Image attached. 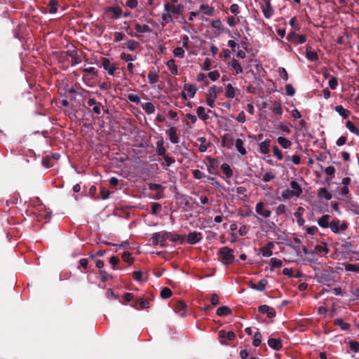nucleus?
I'll return each mask as SVG.
<instances>
[{"instance_id":"nucleus-1","label":"nucleus","mask_w":359,"mask_h":359,"mask_svg":"<svg viewBox=\"0 0 359 359\" xmlns=\"http://www.w3.org/2000/svg\"><path fill=\"white\" fill-rule=\"evenodd\" d=\"M164 13L161 17V25L165 27L172 22L174 18H177L182 14V6L180 4L165 3L164 4Z\"/></svg>"},{"instance_id":"nucleus-2","label":"nucleus","mask_w":359,"mask_h":359,"mask_svg":"<svg viewBox=\"0 0 359 359\" xmlns=\"http://www.w3.org/2000/svg\"><path fill=\"white\" fill-rule=\"evenodd\" d=\"M102 67L110 76H117L120 73V69L118 65L116 63L111 62L108 58H102Z\"/></svg>"},{"instance_id":"nucleus-3","label":"nucleus","mask_w":359,"mask_h":359,"mask_svg":"<svg viewBox=\"0 0 359 359\" xmlns=\"http://www.w3.org/2000/svg\"><path fill=\"white\" fill-rule=\"evenodd\" d=\"M348 228V223L346 221H341L338 218L331 220L330 229L334 233H342Z\"/></svg>"},{"instance_id":"nucleus-4","label":"nucleus","mask_w":359,"mask_h":359,"mask_svg":"<svg viewBox=\"0 0 359 359\" xmlns=\"http://www.w3.org/2000/svg\"><path fill=\"white\" fill-rule=\"evenodd\" d=\"M220 91L221 90L218 89L216 86H212L208 89L206 93V103L210 107H215V102Z\"/></svg>"},{"instance_id":"nucleus-5","label":"nucleus","mask_w":359,"mask_h":359,"mask_svg":"<svg viewBox=\"0 0 359 359\" xmlns=\"http://www.w3.org/2000/svg\"><path fill=\"white\" fill-rule=\"evenodd\" d=\"M151 240L154 245H159L161 247H165L167 245L168 232L162 231L155 233L152 235Z\"/></svg>"},{"instance_id":"nucleus-6","label":"nucleus","mask_w":359,"mask_h":359,"mask_svg":"<svg viewBox=\"0 0 359 359\" xmlns=\"http://www.w3.org/2000/svg\"><path fill=\"white\" fill-rule=\"evenodd\" d=\"M219 255L222 259V262L224 264L228 265L231 264L233 259H234L233 250L228 247H223L220 248L219 250Z\"/></svg>"},{"instance_id":"nucleus-7","label":"nucleus","mask_w":359,"mask_h":359,"mask_svg":"<svg viewBox=\"0 0 359 359\" xmlns=\"http://www.w3.org/2000/svg\"><path fill=\"white\" fill-rule=\"evenodd\" d=\"M255 212L257 215L263 218H269L271 217V210L262 201H259L255 205Z\"/></svg>"},{"instance_id":"nucleus-8","label":"nucleus","mask_w":359,"mask_h":359,"mask_svg":"<svg viewBox=\"0 0 359 359\" xmlns=\"http://www.w3.org/2000/svg\"><path fill=\"white\" fill-rule=\"evenodd\" d=\"M105 15L110 19H118L122 15V9L119 6L108 7L104 11Z\"/></svg>"},{"instance_id":"nucleus-9","label":"nucleus","mask_w":359,"mask_h":359,"mask_svg":"<svg viewBox=\"0 0 359 359\" xmlns=\"http://www.w3.org/2000/svg\"><path fill=\"white\" fill-rule=\"evenodd\" d=\"M270 1L271 0H263L261 3L262 13L264 17L268 19L270 18L273 13V10Z\"/></svg>"},{"instance_id":"nucleus-10","label":"nucleus","mask_w":359,"mask_h":359,"mask_svg":"<svg viewBox=\"0 0 359 359\" xmlns=\"http://www.w3.org/2000/svg\"><path fill=\"white\" fill-rule=\"evenodd\" d=\"M67 54L72 58L71 60V65L75 66L76 65L80 64L82 62V57L81 55L79 53L77 50L72 49V50H68L67 51Z\"/></svg>"},{"instance_id":"nucleus-11","label":"nucleus","mask_w":359,"mask_h":359,"mask_svg":"<svg viewBox=\"0 0 359 359\" xmlns=\"http://www.w3.org/2000/svg\"><path fill=\"white\" fill-rule=\"evenodd\" d=\"M287 39L296 45L304 43L306 41V36L304 35L297 34L294 32L288 34Z\"/></svg>"},{"instance_id":"nucleus-12","label":"nucleus","mask_w":359,"mask_h":359,"mask_svg":"<svg viewBox=\"0 0 359 359\" xmlns=\"http://www.w3.org/2000/svg\"><path fill=\"white\" fill-rule=\"evenodd\" d=\"M220 342L223 344H226L227 341H232L234 339L236 335L233 332H226L225 330H220L218 333Z\"/></svg>"},{"instance_id":"nucleus-13","label":"nucleus","mask_w":359,"mask_h":359,"mask_svg":"<svg viewBox=\"0 0 359 359\" xmlns=\"http://www.w3.org/2000/svg\"><path fill=\"white\" fill-rule=\"evenodd\" d=\"M202 239V234L200 232L193 231L189 233L187 237V242L191 245L198 243Z\"/></svg>"},{"instance_id":"nucleus-14","label":"nucleus","mask_w":359,"mask_h":359,"mask_svg":"<svg viewBox=\"0 0 359 359\" xmlns=\"http://www.w3.org/2000/svg\"><path fill=\"white\" fill-rule=\"evenodd\" d=\"M170 141L173 144H178L180 142V137L177 135V129L175 127H170L166 131Z\"/></svg>"},{"instance_id":"nucleus-15","label":"nucleus","mask_w":359,"mask_h":359,"mask_svg":"<svg viewBox=\"0 0 359 359\" xmlns=\"http://www.w3.org/2000/svg\"><path fill=\"white\" fill-rule=\"evenodd\" d=\"M174 311L181 316H184L187 310V305L182 301H177L173 306Z\"/></svg>"},{"instance_id":"nucleus-16","label":"nucleus","mask_w":359,"mask_h":359,"mask_svg":"<svg viewBox=\"0 0 359 359\" xmlns=\"http://www.w3.org/2000/svg\"><path fill=\"white\" fill-rule=\"evenodd\" d=\"M318 224L324 229L330 228L331 225L330 215H323L318 220Z\"/></svg>"},{"instance_id":"nucleus-17","label":"nucleus","mask_w":359,"mask_h":359,"mask_svg":"<svg viewBox=\"0 0 359 359\" xmlns=\"http://www.w3.org/2000/svg\"><path fill=\"white\" fill-rule=\"evenodd\" d=\"M212 110L209 109L208 112L205 111V107L200 106L196 109V114L198 118L203 121H206L209 119L210 116L208 113H212Z\"/></svg>"},{"instance_id":"nucleus-18","label":"nucleus","mask_w":359,"mask_h":359,"mask_svg":"<svg viewBox=\"0 0 359 359\" xmlns=\"http://www.w3.org/2000/svg\"><path fill=\"white\" fill-rule=\"evenodd\" d=\"M198 88L196 85L191 83H185L184 86V91L187 93L189 98H193L195 96Z\"/></svg>"},{"instance_id":"nucleus-19","label":"nucleus","mask_w":359,"mask_h":359,"mask_svg":"<svg viewBox=\"0 0 359 359\" xmlns=\"http://www.w3.org/2000/svg\"><path fill=\"white\" fill-rule=\"evenodd\" d=\"M290 187L292 193L295 197L299 198L302 194V189L296 181H292L290 182Z\"/></svg>"},{"instance_id":"nucleus-20","label":"nucleus","mask_w":359,"mask_h":359,"mask_svg":"<svg viewBox=\"0 0 359 359\" xmlns=\"http://www.w3.org/2000/svg\"><path fill=\"white\" fill-rule=\"evenodd\" d=\"M258 310L262 313H266L269 318H273L276 316L275 310L267 305L260 306Z\"/></svg>"},{"instance_id":"nucleus-21","label":"nucleus","mask_w":359,"mask_h":359,"mask_svg":"<svg viewBox=\"0 0 359 359\" xmlns=\"http://www.w3.org/2000/svg\"><path fill=\"white\" fill-rule=\"evenodd\" d=\"M271 140L269 139H266L263 142L259 144V152L263 154H268L270 151Z\"/></svg>"},{"instance_id":"nucleus-22","label":"nucleus","mask_w":359,"mask_h":359,"mask_svg":"<svg viewBox=\"0 0 359 359\" xmlns=\"http://www.w3.org/2000/svg\"><path fill=\"white\" fill-rule=\"evenodd\" d=\"M229 65L231 67L232 69L235 72V74H241L243 71L241 65L236 59H232Z\"/></svg>"},{"instance_id":"nucleus-23","label":"nucleus","mask_w":359,"mask_h":359,"mask_svg":"<svg viewBox=\"0 0 359 359\" xmlns=\"http://www.w3.org/2000/svg\"><path fill=\"white\" fill-rule=\"evenodd\" d=\"M274 245L273 243L269 242L267 243V245L262 248H261L260 251L262 252V255L263 257H269L272 255V248H273Z\"/></svg>"},{"instance_id":"nucleus-24","label":"nucleus","mask_w":359,"mask_h":359,"mask_svg":"<svg viewBox=\"0 0 359 359\" xmlns=\"http://www.w3.org/2000/svg\"><path fill=\"white\" fill-rule=\"evenodd\" d=\"M166 65L172 75L176 76L178 74V67L176 65L174 59H170L168 60Z\"/></svg>"},{"instance_id":"nucleus-25","label":"nucleus","mask_w":359,"mask_h":359,"mask_svg":"<svg viewBox=\"0 0 359 359\" xmlns=\"http://www.w3.org/2000/svg\"><path fill=\"white\" fill-rule=\"evenodd\" d=\"M200 10L206 15L212 16L215 14V8L212 6H210L206 4H201L200 6Z\"/></svg>"},{"instance_id":"nucleus-26","label":"nucleus","mask_w":359,"mask_h":359,"mask_svg":"<svg viewBox=\"0 0 359 359\" xmlns=\"http://www.w3.org/2000/svg\"><path fill=\"white\" fill-rule=\"evenodd\" d=\"M269 346L274 350H280L282 348V342L280 339L271 338L268 340Z\"/></svg>"},{"instance_id":"nucleus-27","label":"nucleus","mask_w":359,"mask_h":359,"mask_svg":"<svg viewBox=\"0 0 359 359\" xmlns=\"http://www.w3.org/2000/svg\"><path fill=\"white\" fill-rule=\"evenodd\" d=\"M334 110L343 118H347L351 115V111L344 109L341 105L334 107Z\"/></svg>"},{"instance_id":"nucleus-28","label":"nucleus","mask_w":359,"mask_h":359,"mask_svg":"<svg viewBox=\"0 0 359 359\" xmlns=\"http://www.w3.org/2000/svg\"><path fill=\"white\" fill-rule=\"evenodd\" d=\"M235 147L238 152L242 156L247 154L246 149L244 147V142L241 139H237L236 140Z\"/></svg>"},{"instance_id":"nucleus-29","label":"nucleus","mask_w":359,"mask_h":359,"mask_svg":"<svg viewBox=\"0 0 359 359\" xmlns=\"http://www.w3.org/2000/svg\"><path fill=\"white\" fill-rule=\"evenodd\" d=\"M135 29L139 34L150 33L151 32V28L147 25H140L137 23L135 26Z\"/></svg>"},{"instance_id":"nucleus-30","label":"nucleus","mask_w":359,"mask_h":359,"mask_svg":"<svg viewBox=\"0 0 359 359\" xmlns=\"http://www.w3.org/2000/svg\"><path fill=\"white\" fill-rule=\"evenodd\" d=\"M266 284L267 281L265 279H262L258 282L257 284L251 283L250 286L253 290L263 291L265 289Z\"/></svg>"},{"instance_id":"nucleus-31","label":"nucleus","mask_w":359,"mask_h":359,"mask_svg":"<svg viewBox=\"0 0 359 359\" xmlns=\"http://www.w3.org/2000/svg\"><path fill=\"white\" fill-rule=\"evenodd\" d=\"M318 196L327 201L330 200L332 197L331 193L326 188H320Z\"/></svg>"},{"instance_id":"nucleus-32","label":"nucleus","mask_w":359,"mask_h":359,"mask_svg":"<svg viewBox=\"0 0 359 359\" xmlns=\"http://www.w3.org/2000/svg\"><path fill=\"white\" fill-rule=\"evenodd\" d=\"M237 90L231 84L228 83L226 86L225 96L227 98L232 99L236 96Z\"/></svg>"},{"instance_id":"nucleus-33","label":"nucleus","mask_w":359,"mask_h":359,"mask_svg":"<svg viewBox=\"0 0 359 359\" xmlns=\"http://www.w3.org/2000/svg\"><path fill=\"white\" fill-rule=\"evenodd\" d=\"M277 142L285 149H289L292 145V142L284 137H278L277 138Z\"/></svg>"},{"instance_id":"nucleus-34","label":"nucleus","mask_w":359,"mask_h":359,"mask_svg":"<svg viewBox=\"0 0 359 359\" xmlns=\"http://www.w3.org/2000/svg\"><path fill=\"white\" fill-rule=\"evenodd\" d=\"M304 209L302 207H299L297 212H294V215L295 218L297 219V222L299 226H303L305 220L302 217V213H303Z\"/></svg>"},{"instance_id":"nucleus-35","label":"nucleus","mask_w":359,"mask_h":359,"mask_svg":"<svg viewBox=\"0 0 359 359\" xmlns=\"http://www.w3.org/2000/svg\"><path fill=\"white\" fill-rule=\"evenodd\" d=\"M233 139L229 137L227 135H224L222 137L221 145L224 147H227L229 149L231 148L233 144Z\"/></svg>"},{"instance_id":"nucleus-36","label":"nucleus","mask_w":359,"mask_h":359,"mask_svg":"<svg viewBox=\"0 0 359 359\" xmlns=\"http://www.w3.org/2000/svg\"><path fill=\"white\" fill-rule=\"evenodd\" d=\"M142 108L148 114H151L155 111V106L152 102H150L142 104Z\"/></svg>"},{"instance_id":"nucleus-37","label":"nucleus","mask_w":359,"mask_h":359,"mask_svg":"<svg viewBox=\"0 0 359 359\" xmlns=\"http://www.w3.org/2000/svg\"><path fill=\"white\" fill-rule=\"evenodd\" d=\"M137 306H135L137 309H143L149 307V301L143 298H139L136 299Z\"/></svg>"},{"instance_id":"nucleus-38","label":"nucleus","mask_w":359,"mask_h":359,"mask_svg":"<svg viewBox=\"0 0 359 359\" xmlns=\"http://www.w3.org/2000/svg\"><path fill=\"white\" fill-rule=\"evenodd\" d=\"M306 57L310 61H316L318 58L317 53L311 50V48H306Z\"/></svg>"},{"instance_id":"nucleus-39","label":"nucleus","mask_w":359,"mask_h":359,"mask_svg":"<svg viewBox=\"0 0 359 359\" xmlns=\"http://www.w3.org/2000/svg\"><path fill=\"white\" fill-rule=\"evenodd\" d=\"M346 128L356 136H359V129L350 121L346 123Z\"/></svg>"},{"instance_id":"nucleus-40","label":"nucleus","mask_w":359,"mask_h":359,"mask_svg":"<svg viewBox=\"0 0 359 359\" xmlns=\"http://www.w3.org/2000/svg\"><path fill=\"white\" fill-rule=\"evenodd\" d=\"M148 79L150 84H155L158 81V75L155 71H150L148 74Z\"/></svg>"},{"instance_id":"nucleus-41","label":"nucleus","mask_w":359,"mask_h":359,"mask_svg":"<svg viewBox=\"0 0 359 359\" xmlns=\"http://www.w3.org/2000/svg\"><path fill=\"white\" fill-rule=\"evenodd\" d=\"M221 169L226 177L229 178L233 175V172L227 163L222 164Z\"/></svg>"},{"instance_id":"nucleus-42","label":"nucleus","mask_w":359,"mask_h":359,"mask_svg":"<svg viewBox=\"0 0 359 359\" xmlns=\"http://www.w3.org/2000/svg\"><path fill=\"white\" fill-rule=\"evenodd\" d=\"M231 312V310L227 307V306H221L217 309V314L220 316H224L230 314Z\"/></svg>"},{"instance_id":"nucleus-43","label":"nucleus","mask_w":359,"mask_h":359,"mask_svg":"<svg viewBox=\"0 0 359 359\" xmlns=\"http://www.w3.org/2000/svg\"><path fill=\"white\" fill-rule=\"evenodd\" d=\"M99 274L100 276V280L102 282H106L109 280L112 279V278H113L111 274H109L108 272H107L104 270H100L99 271Z\"/></svg>"},{"instance_id":"nucleus-44","label":"nucleus","mask_w":359,"mask_h":359,"mask_svg":"<svg viewBox=\"0 0 359 359\" xmlns=\"http://www.w3.org/2000/svg\"><path fill=\"white\" fill-rule=\"evenodd\" d=\"M282 261L276 257H273L270 259V265L272 269H278L282 266Z\"/></svg>"},{"instance_id":"nucleus-45","label":"nucleus","mask_w":359,"mask_h":359,"mask_svg":"<svg viewBox=\"0 0 359 359\" xmlns=\"http://www.w3.org/2000/svg\"><path fill=\"white\" fill-rule=\"evenodd\" d=\"M173 55L175 57L183 58L185 55V51L182 47H177L173 50Z\"/></svg>"},{"instance_id":"nucleus-46","label":"nucleus","mask_w":359,"mask_h":359,"mask_svg":"<svg viewBox=\"0 0 359 359\" xmlns=\"http://www.w3.org/2000/svg\"><path fill=\"white\" fill-rule=\"evenodd\" d=\"M57 1H55V0H50L49 4H48V6L49 13H55L57 12Z\"/></svg>"},{"instance_id":"nucleus-47","label":"nucleus","mask_w":359,"mask_h":359,"mask_svg":"<svg viewBox=\"0 0 359 359\" xmlns=\"http://www.w3.org/2000/svg\"><path fill=\"white\" fill-rule=\"evenodd\" d=\"M335 324L341 327L343 330H348L349 329L350 325L347 323L343 321L341 318H337L335 320Z\"/></svg>"},{"instance_id":"nucleus-48","label":"nucleus","mask_w":359,"mask_h":359,"mask_svg":"<svg viewBox=\"0 0 359 359\" xmlns=\"http://www.w3.org/2000/svg\"><path fill=\"white\" fill-rule=\"evenodd\" d=\"M273 156L278 159V160H282L283 158V154L282 151L277 147L273 146L272 147Z\"/></svg>"},{"instance_id":"nucleus-49","label":"nucleus","mask_w":359,"mask_h":359,"mask_svg":"<svg viewBox=\"0 0 359 359\" xmlns=\"http://www.w3.org/2000/svg\"><path fill=\"white\" fill-rule=\"evenodd\" d=\"M139 46V43L135 40H129L126 43V47L131 51L135 50Z\"/></svg>"},{"instance_id":"nucleus-50","label":"nucleus","mask_w":359,"mask_h":359,"mask_svg":"<svg viewBox=\"0 0 359 359\" xmlns=\"http://www.w3.org/2000/svg\"><path fill=\"white\" fill-rule=\"evenodd\" d=\"M127 98L130 102L137 104H139L141 102L140 96L135 94H128Z\"/></svg>"},{"instance_id":"nucleus-51","label":"nucleus","mask_w":359,"mask_h":359,"mask_svg":"<svg viewBox=\"0 0 359 359\" xmlns=\"http://www.w3.org/2000/svg\"><path fill=\"white\" fill-rule=\"evenodd\" d=\"M345 270L346 271L358 272L359 265L353 264H345Z\"/></svg>"},{"instance_id":"nucleus-52","label":"nucleus","mask_w":359,"mask_h":359,"mask_svg":"<svg viewBox=\"0 0 359 359\" xmlns=\"http://www.w3.org/2000/svg\"><path fill=\"white\" fill-rule=\"evenodd\" d=\"M149 189L150 190L156 191V192H163L164 188L159 184L150 183L149 184Z\"/></svg>"},{"instance_id":"nucleus-53","label":"nucleus","mask_w":359,"mask_h":359,"mask_svg":"<svg viewBox=\"0 0 359 359\" xmlns=\"http://www.w3.org/2000/svg\"><path fill=\"white\" fill-rule=\"evenodd\" d=\"M172 295V291L168 287H163L161 292V297L163 299H168Z\"/></svg>"},{"instance_id":"nucleus-54","label":"nucleus","mask_w":359,"mask_h":359,"mask_svg":"<svg viewBox=\"0 0 359 359\" xmlns=\"http://www.w3.org/2000/svg\"><path fill=\"white\" fill-rule=\"evenodd\" d=\"M328 84H329V87L332 90H335L337 88V87L338 86V81H337V78H335L334 76H331L330 78Z\"/></svg>"},{"instance_id":"nucleus-55","label":"nucleus","mask_w":359,"mask_h":359,"mask_svg":"<svg viewBox=\"0 0 359 359\" xmlns=\"http://www.w3.org/2000/svg\"><path fill=\"white\" fill-rule=\"evenodd\" d=\"M220 76V74L218 71L214 70L208 73V78L212 81H217Z\"/></svg>"},{"instance_id":"nucleus-56","label":"nucleus","mask_w":359,"mask_h":359,"mask_svg":"<svg viewBox=\"0 0 359 359\" xmlns=\"http://www.w3.org/2000/svg\"><path fill=\"white\" fill-rule=\"evenodd\" d=\"M294 196L293 194L292 193V191L290 189H285L282 191L281 197L284 200H287L292 197Z\"/></svg>"},{"instance_id":"nucleus-57","label":"nucleus","mask_w":359,"mask_h":359,"mask_svg":"<svg viewBox=\"0 0 359 359\" xmlns=\"http://www.w3.org/2000/svg\"><path fill=\"white\" fill-rule=\"evenodd\" d=\"M278 72L280 75V76L284 80V81H287L288 79V75H287V71L286 69L284 68V67H279L278 69Z\"/></svg>"},{"instance_id":"nucleus-58","label":"nucleus","mask_w":359,"mask_h":359,"mask_svg":"<svg viewBox=\"0 0 359 359\" xmlns=\"http://www.w3.org/2000/svg\"><path fill=\"white\" fill-rule=\"evenodd\" d=\"M286 206L284 204H280L276 209V213L277 215H281L286 212Z\"/></svg>"},{"instance_id":"nucleus-59","label":"nucleus","mask_w":359,"mask_h":359,"mask_svg":"<svg viewBox=\"0 0 359 359\" xmlns=\"http://www.w3.org/2000/svg\"><path fill=\"white\" fill-rule=\"evenodd\" d=\"M275 178V175L272 172H266L262 177V180L265 182H268Z\"/></svg>"},{"instance_id":"nucleus-60","label":"nucleus","mask_w":359,"mask_h":359,"mask_svg":"<svg viewBox=\"0 0 359 359\" xmlns=\"http://www.w3.org/2000/svg\"><path fill=\"white\" fill-rule=\"evenodd\" d=\"M240 18L236 19L234 17L231 16L227 18V24L229 27H234L238 22H239Z\"/></svg>"},{"instance_id":"nucleus-61","label":"nucleus","mask_w":359,"mask_h":359,"mask_svg":"<svg viewBox=\"0 0 359 359\" xmlns=\"http://www.w3.org/2000/svg\"><path fill=\"white\" fill-rule=\"evenodd\" d=\"M120 58L122 60H124V61L128 62H130L134 60V59H133V56L131 55L126 53H122L120 55Z\"/></svg>"},{"instance_id":"nucleus-62","label":"nucleus","mask_w":359,"mask_h":359,"mask_svg":"<svg viewBox=\"0 0 359 359\" xmlns=\"http://www.w3.org/2000/svg\"><path fill=\"white\" fill-rule=\"evenodd\" d=\"M261 338H262V335L259 332L255 333L254 339L252 341V344L255 346H259L261 344Z\"/></svg>"},{"instance_id":"nucleus-63","label":"nucleus","mask_w":359,"mask_h":359,"mask_svg":"<svg viewBox=\"0 0 359 359\" xmlns=\"http://www.w3.org/2000/svg\"><path fill=\"white\" fill-rule=\"evenodd\" d=\"M126 6L131 9L135 8L138 6L137 0H128L126 2Z\"/></svg>"},{"instance_id":"nucleus-64","label":"nucleus","mask_w":359,"mask_h":359,"mask_svg":"<svg viewBox=\"0 0 359 359\" xmlns=\"http://www.w3.org/2000/svg\"><path fill=\"white\" fill-rule=\"evenodd\" d=\"M349 348L354 352L359 351V343L355 341L349 342Z\"/></svg>"}]
</instances>
